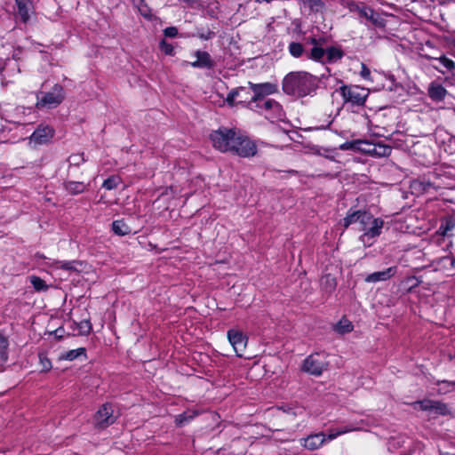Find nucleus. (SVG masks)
<instances>
[{
    "instance_id": "obj_1",
    "label": "nucleus",
    "mask_w": 455,
    "mask_h": 455,
    "mask_svg": "<svg viewBox=\"0 0 455 455\" xmlns=\"http://www.w3.org/2000/svg\"><path fill=\"white\" fill-rule=\"evenodd\" d=\"M210 139L220 152H230L241 157H251L257 153L255 143L235 129L220 128L210 134Z\"/></svg>"
},
{
    "instance_id": "obj_2",
    "label": "nucleus",
    "mask_w": 455,
    "mask_h": 455,
    "mask_svg": "<svg viewBox=\"0 0 455 455\" xmlns=\"http://www.w3.org/2000/svg\"><path fill=\"white\" fill-rule=\"evenodd\" d=\"M317 76L306 71L288 73L283 79L282 88L284 93L297 98L312 95L318 88Z\"/></svg>"
},
{
    "instance_id": "obj_3",
    "label": "nucleus",
    "mask_w": 455,
    "mask_h": 455,
    "mask_svg": "<svg viewBox=\"0 0 455 455\" xmlns=\"http://www.w3.org/2000/svg\"><path fill=\"white\" fill-rule=\"evenodd\" d=\"M65 99L64 89L60 84H55L48 92H37L36 107L38 109H51L55 108Z\"/></svg>"
},
{
    "instance_id": "obj_4",
    "label": "nucleus",
    "mask_w": 455,
    "mask_h": 455,
    "mask_svg": "<svg viewBox=\"0 0 455 455\" xmlns=\"http://www.w3.org/2000/svg\"><path fill=\"white\" fill-rule=\"evenodd\" d=\"M249 108L257 111L267 119L274 122L283 116L282 106L272 99H262L255 104H250Z\"/></svg>"
},
{
    "instance_id": "obj_5",
    "label": "nucleus",
    "mask_w": 455,
    "mask_h": 455,
    "mask_svg": "<svg viewBox=\"0 0 455 455\" xmlns=\"http://www.w3.org/2000/svg\"><path fill=\"white\" fill-rule=\"evenodd\" d=\"M345 104L363 106L369 95V91L358 85H342L338 90Z\"/></svg>"
},
{
    "instance_id": "obj_6",
    "label": "nucleus",
    "mask_w": 455,
    "mask_h": 455,
    "mask_svg": "<svg viewBox=\"0 0 455 455\" xmlns=\"http://www.w3.org/2000/svg\"><path fill=\"white\" fill-rule=\"evenodd\" d=\"M329 363L323 353H315L308 355L303 362L302 370L311 375L320 376L328 369Z\"/></svg>"
},
{
    "instance_id": "obj_7",
    "label": "nucleus",
    "mask_w": 455,
    "mask_h": 455,
    "mask_svg": "<svg viewBox=\"0 0 455 455\" xmlns=\"http://www.w3.org/2000/svg\"><path fill=\"white\" fill-rule=\"evenodd\" d=\"M411 405L414 410L427 411L429 415L433 416L446 415L450 412L447 404L439 401H434L430 399L417 401L413 403Z\"/></svg>"
},
{
    "instance_id": "obj_8",
    "label": "nucleus",
    "mask_w": 455,
    "mask_h": 455,
    "mask_svg": "<svg viewBox=\"0 0 455 455\" xmlns=\"http://www.w3.org/2000/svg\"><path fill=\"white\" fill-rule=\"evenodd\" d=\"M228 339L229 343L234 348L236 355L238 357L243 356V353L244 352L247 346V338L243 334L242 331L236 329H230L228 331Z\"/></svg>"
},
{
    "instance_id": "obj_9",
    "label": "nucleus",
    "mask_w": 455,
    "mask_h": 455,
    "mask_svg": "<svg viewBox=\"0 0 455 455\" xmlns=\"http://www.w3.org/2000/svg\"><path fill=\"white\" fill-rule=\"evenodd\" d=\"M54 129L47 124H40L29 137V142L34 145H43L49 142L54 136Z\"/></svg>"
},
{
    "instance_id": "obj_10",
    "label": "nucleus",
    "mask_w": 455,
    "mask_h": 455,
    "mask_svg": "<svg viewBox=\"0 0 455 455\" xmlns=\"http://www.w3.org/2000/svg\"><path fill=\"white\" fill-rule=\"evenodd\" d=\"M251 89L252 90L254 95L251 100L249 101L248 106L250 104H255L259 101V100L267 99L266 96L274 93L276 91V86L270 83L264 84H252L249 83Z\"/></svg>"
},
{
    "instance_id": "obj_11",
    "label": "nucleus",
    "mask_w": 455,
    "mask_h": 455,
    "mask_svg": "<svg viewBox=\"0 0 455 455\" xmlns=\"http://www.w3.org/2000/svg\"><path fill=\"white\" fill-rule=\"evenodd\" d=\"M118 414L115 413L114 407L110 403L103 404L95 414V420L99 425L110 426L116 423Z\"/></svg>"
},
{
    "instance_id": "obj_12",
    "label": "nucleus",
    "mask_w": 455,
    "mask_h": 455,
    "mask_svg": "<svg viewBox=\"0 0 455 455\" xmlns=\"http://www.w3.org/2000/svg\"><path fill=\"white\" fill-rule=\"evenodd\" d=\"M346 433V431L338 432L336 434H330L326 438L323 433L311 435L303 440V445L308 450H315L320 448L327 440H332L338 435Z\"/></svg>"
},
{
    "instance_id": "obj_13",
    "label": "nucleus",
    "mask_w": 455,
    "mask_h": 455,
    "mask_svg": "<svg viewBox=\"0 0 455 455\" xmlns=\"http://www.w3.org/2000/svg\"><path fill=\"white\" fill-rule=\"evenodd\" d=\"M307 42L310 43L313 47L309 52H306L307 58L314 61L324 63L323 58L325 56V50L323 48L324 40L322 38L316 39L315 37H310L307 39Z\"/></svg>"
},
{
    "instance_id": "obj_14",
    "label": "nucleus",
    "mask_w": 455,
    "mask_h": 455,
    "mask_svg": "<svg viewBox=\"0 0 455 455\" xmlns=\"http://www.w3.org/2000/svg\"><path fill=\"white\" fill-rule=\"evenodd\" d=\"M384 226V220L380 218H374L371 224L363 230V234L360 236L363 243L369 239H373L380 235Z\"/></svg>"
},
{
    "instance_id": "obj_15",
    "label": "nucleus",
    "mask_w": 455,
    "mask_h": 455,
    "mask_svg": "<svg viewBox=\"0 0 455 455\" xmlns=\"http://www.w3.org/2000/svg\"><path fill=\"white\" fill-rule=\"evenodd\" d=\"M396 273V267H390L385 270L374 272L368 275L364 281L366 283H377L380 281H386L395 275Z\"/></svg>"
},
{
    "instance_id": "obj_16",
    "label": "nucleus",
    "mask_w": 455,
    "mask_h": 455,
    "mask_svg": "<svg viewBox=\"0 0 455 455\" xmlns=\"http://www.w3.org/2000/svg\"><path fill=\"white\" fill-rule=\"evenodd\" d=\"M195 56L196 60L191 62L193 68H211L213 67L214 63L207 52L196 51Z\"/></svg>"
},
{
    "instance_id": "obj_17",
    "label": "nucleus",
    "mask_w": 455,
    "mask_h": 455,
    "mask_svg": "<svg viewBox=\"0 0 455 455\" xmlns=\"http://www.w3.org/2000/svg\"><path fill=\"white\" fill-rule=\"evenodd\" d=\"M429 98L434 101H442L447 95V90L440 84L432 82L427 89Z\"/></svg>"
},
{
    "instance_id": "obj_18",
    "label": "nucleus",
    "mask_w": 455,
    "mask_h": 455,
    "mask_svg": "<svg viewBox=\"0 0 455 455\" xmlns=\"http://www.w3.org/2000/svg\"><path fill=\"white\" fill-rule=\"evenodd\" d=\"M17 9H18V16L24 22H28L29 20V10H30V1L29 0H15Z\"/></svg>"
},
{
    "instance_id": "obj_19",
    "label": "nucleus",
    "mask_w": 455,
    "mask_h": 455,
    "mask_svg": "<svg viewBox=\"0 0 455 455\" xmlns=\"http://www.w3.org/2000/svg\"><path fill=\"white\" fill-rule=\"evenodd\" d=\"M355 10L357 11L360 17H363L366 20L371 21L373 24L378 22V14L368 6L356 5Z\"/></svg>"
},
{
    "instance_id": "obj_20",
    "label": "nucleus",
    "mask_w": 455,
    "mask_h": 455,
    "mask_svg": "<svg viewBox=\"0 0 455 455\" xmlns=\"http://www.w3.org/2000/svg\"><path fill=\"white\" fill-rule=\"evenodd\" d=\"M65 189L71 195H78L86 190L87 185L79 181H67L64 183Z\"/></svg>"
},
{
    "instance_id": "obj_21",
    "label": "nucleus",
    "mask_w": 455,
    "mask_h": 455,
    "mask_svg": "<svg viewBox=\"0 0 455 455\" xmlns=\"http://www.w3.org/2000/svg\"><path fill=\"white\" fill-rule=\"evenodd\" d=\"M112 230L117 235H125L131 233L130 227L123 220H115L112 223Z\"/></svg>"
},
{
    "instance_id": "obj_22",
    "label": "nucleus",
    "mask_w": 455,
    "mask_h": 455,
    "mask_svg": "<svg viewBox=\"0 0 455 455\" xmlns=\"http://www.w3.org/2000/svg\"><path fill=\"white\" fill-rule=\"evenodd\" d=\"M326 62L333 63L343 57V52L338 47H330L325 50Z\"/></svg>"
},
{
    "instance_id": "obj_23",
    "label": "nucleus",
    "mask_w": 455,
    "mask_h": 455,
    "mask_svg": "<svg viewBox=\"0 0 455 455\" xmlns=\"http://www.w3.org/2000/svg\"><path fill=\"white\" fill-rule=\"evenodd\" d=\"M29 281L34 290L37 292H44L49 289V285L39 276L31 275L29 276Z\"/></svg>"
},
{
    "instance_id": "obj_24",
    "label": "nucleus",
    "mask_w": 455,
    "mask_h": 455,
    "mask_svg": "<svg viewBox=\"0 0 455 455\" xmlns=\"http://www.w3.org/2000/svg\"><path fill=\"white\" fill-rule=\"evenodd\" d=\"M85 349L84 347H80L77 349H72L69 351H67L65 353H62L60 355V360H67V361H73L76 359L78 356L84 355Z\"/></svg>"
},
{
    "instance_id": "obj_25",
    "label": "nucleus",
    "mask_w": 455,
    "mask_h": 455,
    "mask_svg": "<svg viewBox=\"0 0 455 455\" xmlns=\"http://www.w3.org/2000/svg\"><path fill=\"white\" fill-rule=\"evenodd\" d=\"M335 331L339 334L348 333L353 330V324L347 319H341L334 327Z\"/></svg>"
},
{
    "instance_id": "obj_26",
    "label": "nucleus",
    "mask_w": 455,
    "mask_h": 455,
    "mask_svg": "<svg viewBox=\"0 0 455 455\" xmlns=\"http://www.w3.org/2000/svg\"><path fill=\"white\" fill-rule=\"evenodd\" d=\"M288 50L290 54L294 58H299L306 52L303 45L298 42H291L288 46Z\"/></svg>"
},
{
    "instance_id": "obj_27",
    "label": "nucleus",
    "mask_w": 455,
    "mask_h": 455,
    "mask_svg": "<svg viewBox=\"0 0 455 455\" xmlns=\"http://www.w3.org/2000/svg\"><path fill=\"white\" fill-rule=\"evenodd\" d=\"M373 219L374 217L371 213L360 211L358 218V224L361 227L360 229L363 231L364 228L371 224Z\"/></svg>"
},
{
    "instance_id": "obj_28",
    "label": "nucleus",
    "mask_w": 455,
    "mask_h": 455,
    "mask_svg": "<svg viewBox=\"0 0 455 455\" xmlns=\"http://www.w3.org/2000/svg\"><path fill=\"white\" fill-rule=\"evenodd\" d=\"M8 340L3 335H0V366L7 360Z\"/></svg>"
},
{
    "instance_id": "obj_29",
    "label": "nucleus",
    "mask_w": 455,
    "mask_h": 455,
    "mask_svg": "<svg viewBox=\"0 0 455 455\" xmlns=\"http://www.w3.org/2000/svg\"><path fill=\"white\" fill-rule=\"evenodd\" d=\"M435 384L440 387L437 389L438 394H447L455 388V381L437 380Z\"/></svg>"
},
{
    "instance_id": "obj_30",
    "label": "nucleus",
    "mask_w": 455,
    "mask_h": 455,
    "mask_svg": "<svg viewBox=\"0 0 455 455\" xmlns=\"http://www.w3.org/2000/svg\"><path fill=\"white\" fill-rule=\"evenodd\" d=\"M121 181V179L118 176H111L104 180L102 187L107 190H112L117 188Z\"/></svg>"
},
{
    "instance_id": "obj_31",
    "label": "nucleus",
    "mask_w": 455,
    "mask_h": 455,
    "mask_svg": "<svg viewBox=\"0 0 455 455\" xmlns=\"http://www.w3.org/2000/svg\"><path fill=\"white\" fill-rule=\"evenodd\" d=\"M360 211H355L353 212L347 213V215L343 220V225L347 228L351 224L358 223Z\"/></svg>"
},
{
    "instance_id": "obj_32",
    "label": "nucleus",
    "mask_w": 455,
    "mask_h": 455,
    "mask_svg": "<svg viewBox=\"0 0 455 455\" xmlns=\"http://www.w3.org/2000/svg\"><path fill=\"white\" fill-rule=\"evenodd\" d=\"M360 142H361V140L346 141L339 146V148L341 150H351V151L358 152L359 147H360Z\"/></svg>"
},
{
    "instance_id": "obj_33",
    "label": "nucleus",
    "mask_w": 455,
    "mask_h": 455,
    "mask_svg": "<svg viewBox=\"0 0 455 455\" xmlns=\"http://www.w3.org/2000/svg\"><path fill=\"white\" fill-rule=\"evenodd\" d=\"M391 151H392V149L390 147L384 145V144L378 143L376 156H378V157L388 156L391 154Z\"/></svg>"
},
{
    "instance_id": "obj_34",
    "label": "nucleus",
    "mask_w": 455,
    "mask_h": 455,
    "mask_svg": "<svg viewBox=\"0 0 455 455\" xmlns=\"http://www.w3.org/2000/svg\"><path fill=\"white\" fill-rule=\"evenodd\" d=\"M39 363L42 371H49L52 369V363L44 354L39 355Z\"/></svg>"
},
{
    "instance_id": "obj_35",
    "label": "nucleus",
    "mask_w": 455,
    "mask_h": 455,
    "mask_svg": "<svg viewBox=\"0 0 455 455\" xmlns=\"http://www.w3.org/2000/svg\"><path fill=\"white\" fill-rule=\"evenodd\" d=\"M91 330H92V325H91L90 321L84 320L78 323V331H79L80 334L87 335L90 333Z\"/></svg>"
},
{
    "instance_id": "obj_36",
    "label": "nucleus",
    "mask_w": 455,
    "mask_h": 455,
    "mask_svg": "<svg viewBox=\"0 0 455 455\" xmlns=\"http://www.w3.org/2000/svg\"><path fill=\"white\" fill-rule=\"evenodd\" d=\"M243 91V88L232 90L227 97V102L228 105L233 106L235 104V99L239 96L240 92Z\"/></svg>"
},
{
    "instance_id": "obj_37",
    "label": "nucleus",
    "mask_w": 455,
    "mask_h": 455,
    "mask_svg": "<svg viewBox=\"0 0 455 455\" xmlns=\"http://www.w3.org/2000/svg\"><path fill=\"white\" fill-rule=\"evenodd\" d=\"M440 63L445 67L448 70H453L455 68V63L451 59L446 58L445 56H442L438 59Z\"/></svg>"
},
{
    "instance_id": "obj_38",
    "label": "nucleus",
    "mask_w": 455,
    "mask_h": 455,
    "mask_svg": "<svg viewBox=\"0 0 455 455\" xmlns=\"http://www.w3.org/2000/svg\"><path fill=\"white\" fill-rule=\"evenodd\" d=\"M68 161L70 164L78 166L80 164L84 162V158L82 154H74L69 156Z\"/></svg>"
},
{
    "instance_id": "obj_39",
    "label": "nucleus",
    "mask_w": 455,
    "mask_h": 455,
    "mask_svg": "<svg viewBox=\"0 0 455 455\" xmlns=\"http://www.w3.org/2000/svg\"><path fill=\"white\" fill-rule=\"evenodd\" d=\"M160 48L167 55H172L173 54L174 49H173L172 45L171 44L167 43L164 40H163L160 43Z\"/></svg>"
},
{
    "instance_id": "obj_40",
    "label": "nucleus",
    "mask_w": 455,
    "mask_h": 455,
    "mask_svg": "<svg viewBox=\"0 0 455 455\" xmlns=\"http://www.w3.org/2000/svg\"><path fill=\"white\" fill-rule=\"evenodd\" d=\"M322 282L323 283H325L326 285H328V288H329V291H332L335 289L336 287V280L335 278H333L332 276H331L330 275L324 276L323 279H322Z\"/></svg>"
},
{
    "instance_id": "obj_41",
    "label": "nucleus",
    "mask_w": 455,
    "mask_h": 455,
    "mask_svg": "<svg viewBox=\"0 0 455 455\" xmlns=\"http://www.w3.org/2000/svg\"><path fill=\"white\" fill-rule=\"evenodd\" d=\"M371 145H372V143H371L369 141L361 140L358 152L369 154V152L371 151Z\"/></svg>"
},
{
    "instance_id": "obj_42",
    "label": "nucleus",
    "mask_w": 455,
    "mask_h": 455,
    "mask_svg": "<svg viewBox=\"0 0 455 455\" xmlns=\"http://www.w3.org/2000/svg\"><path fill=\"white\" fill-rule=\"evenodd\" d=\"M58 267L65 269V270H75L76 267L74 266V262L70 261H58L56 262Z\"/></svg>"
},
{
    "instance_id": "obj_43",
    "label": "nucleus",
    "mask_w": 455,
    "mask_h": 455,
    "mask_svg": "<svg viewBox=\"0 0 455 455\" xmlns=\"http://www.w3.org/2000/svg\"><path fill=\"white\" fill-rule=\"evenodd\" d=\"M360 76L365 80H371V71L364 63H361Z\"/></svg>"
},
{
    "instance_id": "obj_44",
    "label": "nucleus",
    "mask_w": 455,
    "mask_h": 455,
    "mask_svg": "<svg viewBox=\"0 0 455 455\" xmlns=\"http://www.w3.org/2000/svg\"><path fill=\"white\" fill-rule=\"evenodd\" d=\"M164 36L175 37L178 35V29L175 27H168L164 30Z\"/></svg>"
},
{
    "instance_id": "obj_45",
    "label": "nucleus",
    "mask_w": 455,
    "mask_h": 455,
    "mask_svg": "<svg viewBox=\"0 0 455 455\" xmlns=\"http://www.w3.org/2000/svg\"><path fill=\"white\" fill-rule=\"evenodd\" d=\"M194 414L190 412H185L184 414L180 415V423H188V419H192Z\"/></svg>"
},
{
    "instance_id": "obj_46",
    "label": "nucleus",
    "mask_w": 455,
    "mask_h": 455,
    "mask_svg": "<svg viewBox=\"0 0 455 455\" xmlns=\"http://www.w3.org/2000/svg\"><path fill=\"white\" fill-rule=\"evenodd\" d=\"M377 147H378V144H373L372 143L371 148V151L369 152L368 155L376 156V155H377Z\"/></svg>"
},
{
    "instance_id": "obj_47",
    "label": "nucleus",
    "mask_w": 455,
    "mask_h": 455,
    "mask_svg": "<svg viewBox=\"0 0 455 455\" xmlns=\"http://www.w3.org/2000/svg\"><path fill=\"white\" fill-rule=\"evenodd\" d=\"M282 409L283 410L284 412L288 413V414H292V415H296V411H293V409L290 406H285V407H282Z\"/></svg>"
},
{
    "instance_id": "obj_48",
    "label": "nucleus",
    "mask_w": 455,
    "mask_h": 455,
    "mask_svg": "<svg viewBox=\"0 0 455 455\" xmlns=\"http://www.w3.org/2000/svg\"><path fill=\"white\" fill-rule=\"evenodd\" d=\"M139 10H140V13H141L142 15H144V16H148V14H147V10H145V9H143V8H141V7H139Z\"/></svg>"
},
{
    "instance_id": "obj_49",
    "label": "nucleus",
    "mask_w": 455,
    "mask_h": 455,
    "mask_svg": "<svg viewBox=\"0 0 455 455\" xmlns=\"http://www.w3.org/2000/svg\"><path fill=\"white\" fill-rule=\"evenodd\" d=\"M257 3H263V2H267V3H270L272 2V0H255Z\"/></svg>"
},
{
    "instance_id": "obj_50",
    "label": "nucleus",
    "mask_w": 455,
    "mask_h": 455,
    "mask_svg": "<svg viewBox=\"0 0 455 455\" xmlns=\"http://www.w3.org/2000/svg\"><path fill=\"white\" fill-rule=\"evenodd\" d=\"M451 266L455 270V259L451 260Z\"/></svg>"
},
{
    "instance_id": "obj_51",
    "label": "nucleus",
    "mask_w": 455,
    "mask_h": 455,
    "mask_svg": "<svg viewBox=\"0 0 455 455\" xmlns=\"http://www.w3.org/2000/svg\"><path fill=\"white\" fill-rule=\"evenodd\" d=\"M451 228V225L447 224L446 230Z\"/></svg>"
},
{
    "instance_id": "obj_52",
    "label": "nucleus",
    "mask_w": 455,
    "mask_h": 455,
    "mask_svg": "<svg viewBox=\"0 0 455 455\" xmlns=\"http://www.w3.org/2000/svg\"><path fill=\"white\" fill-rule=\"evenodd\" d=\"M443 455H453V454H451V453H445V454H443Z\"/></svg>"
},
{
    "instance_id": "obj_53",
    "label": "nucleus",
    "mask_w": 455,
    "mask_h": 455,
    "mask_svg": "<svg viewBox=\"0 0 455 455\" xmlns=\"http://www.w3.org/2000/svg\"><path fill=\"white\" fill-rule=\"evenodd\" d=\"M453 112L455 113V108H452Z\"/></svg>"
}]
</instances>
